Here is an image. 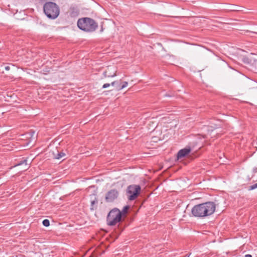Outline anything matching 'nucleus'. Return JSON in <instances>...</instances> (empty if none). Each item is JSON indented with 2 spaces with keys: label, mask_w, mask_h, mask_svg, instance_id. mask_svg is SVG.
<instances>
[{
  "label": "nucleus",
  "mask_w": 257,
  "mask_h": 257,
  "mask_svg": "<svg viewBox=\"0 0 257 257\" xmlns=\"http://www.w3.org/2000/svg\"><path fill=\"white\" fill-rule=\"evenodd\" d=\"M191 151V150L190 147L180 150L177 155V159L185 157L190 153Z\"/></svg>",
  "instance_id": "8"
},
{
  "label": "nucleus",
  "mask_w": 257,
  "mask_h": 257,
  "mask_svg": "<svg viewBox=\"0 0 257 257\" xmlns=\"http://www.w3.org/2000/svg\"><path fill=\"white\" fill-rule=\"evenodd\" d=\"M103 74L104 77H113L116 75L115 74V72L112 74L111 73L107 74V71H104L103 72Z\"/></svg>",
  "instance_id": "13"
},
{
  "label": "nucleus",
  "mask_w": 257,
  "mask_h": 257,
  "mask_svg": "<svg viewBox=\"0 0 257 257\" xmlns=\"http://www.w3.org/2000/svg\"><path fill=\"white\" fill-rule=\"evenodd\" d=\"M184 257H189V254H186L185 256H184Z\"/></svg>",
  "instance_id": "26"
},
{
  "label": "nucleus",
  "mask_w": 257,
  "mask_h": 257,
  "mask_svg": "<svg viewBox=\"0 0 257 257\" xmlns=\"http://www.w3.org/2000/svg\"><path fill=\"white\" fill-rule=\"evenodd\" d=\"M129 205H125L123 207V209L121 211L119 210V213L120 214V217L122 219L123 216H125L128 212V209H130Z\"/></svg>",
  "instance_id": "11"
},
{
  "label": "nucleus",
  "mask_w": 257,
  "mask_h": 257,
  "mask_svg": "<svg viewBox=\"0 0 257 257\" xmlns=\"http://www.w3.org/2000/svg\"><path fill=\"white\" fill-rule=\"evenodd\" d=\"M243 61L245 63H249V59L247 57H244L243 58Z\"/></svg>",
  "instance_id": "19"
},
{
  "label": "nucleus",
  "mask_w": 257,
  "mask_h": 257,
  "mask_svg": "<svg viewBox=\"0 0 257 257\" xmlns=\"http://www.w3.org/2000/svg\"><path fill=\"white\" fill-rule=\"evenodd\" d=\"M43 225L45 227H48L50 225V221L48 219H45L42 221Z\"/></svg>",
  "instance_id": "15"
},
{
  "label": "nucleus",
  "mask_w": 257,
  "mask_h": 257,
  "mask_svg": "<svg viewBox=\"0 0 257 257\" xmlns=\"http://www.w3.org/2000/svg\"><path fill=\"white\" fill-rule=\"evenodd\" d=\"M77 26L80 30L88 33H93L98 28V23L90 17L79 18L77 21Z\"/></svg>",
  "instance_id": "2"
},
{
  "label": "nucleus",
  "mask_w": 257,
  "mask_h": 257,
  "mask_svg": "<svg viewBox=\"0 0 257 257\" xmlns=\"http://www.w3.org/2000/svg\"><path fill=\"white\" fill-rule=\"evenodd\" d=\"M250 32H251V33H255V34H257V32H250Z\"/></svg>",
  "instance_id": "27"
},
{
  "label": "nucleus",
  "mask_w": 257,
  "mask_h": 257,
  "mask_svg": "<svg viewBox=\"0 0 257 257\" xmlns=\"http://www.w3.org/2000/svg\"><path fill=\"white\" fill-rule=\"evenodd\" d=\"M24 164H25L26 165L27 164V159L23 158L22 160L19 161L18 162V163L15 165V166H20Z\"/></svg>",
  "instance_id": "14"
},
{
  "label": "nucleus",
  "mask_w": 257,
  "mask_h": 257,
  "mask_svg": "<svg viewBox=\"0 0 257 257\" xmlns=\"http://www.w3.org/2000/svg\"><path fill=\"white\" fill-rule=\"evenodd\" d=\"M119 192L116 189H111L106 193L105 197V201L106 202H112L117 198Z\"/></svg>",
  "instance_id": "6"
},
{
  "label": "nucleus",
  "mask_w": 257,
  "mask_h": 257,
  "mask_svg": "<svg viewBox=\"0 0 257 257\" xmlns=\"http://www.w3.org/2000/svg\"><path fill=\"white\" fill-rule=\"evenodd\" d=\"M53 154L54 158L55 159H58V160H59L66 156V154L65 153H64L63 152H59L58 151H57V154H55L54 152H53Z\"/></svg>",
  "instance_id": "10"
},
{
  "label": "nucleus",
  "mask_w": 257,
  "mask_h": 257,
  "mask_svg": "<svg viewBox=\"0 0 257 257\" xmlns=\"http://www.w3.org/2000/svg\"><path fill=\"white\" fill-rule=\"evenodd\" d=\"M103 31V26H102V25H101V29H100V32L101 33V32H102Z\"/></svg>",
  "instance_id": "25"
},
{
  "label": "nucleus",
  "mask_w": 257,
  "mask_h": 257,
  "mask_svg": "<svg viewBox=\"0 0 257 257\" xmlns=\"http://www.w3.org/2000/svg\"><path fill=\"white\" fill-rule=\"evenodd\" d=\"M141 191V188L139 185H129L126 190L128 200L132 201L136 199L140 195Z\"/></svg>",
  "instance_id": "5"
},
{
  "label": "nucleus",
  "mask_w": 257,
  "mask_h": 257,
  "mask_svg": "<svg viewBox=\"0 0 257 257\" xmlns=\"http://www.w3.org/2000/svg\"><path fill=\"white\" fill-rule=\"evenodd\" d=\"M128 83L126 81H124L122 82V84H121V86H118L117 88L118 89H122L123 88L126 87L127 86Z\"/></svg>",
  "instance_id": "16"
},
{
  "label": "nucleus",
  "mask_w": 257,
  "mask_h": 257,
  "mask_svg": "<svg viewBox=\"0 0 257 257\" xmlns=\"http://www.w3.org/2000/svg\"><path fill=\"white\" fill-rule=\"evenodd\" d=\"M121 220L119 209L117 208L111 209L106 217L107 224L110 226L115 225L117 223L120 222Z\"/></svg>",
  "instance_id": "4"
},
{
  "label": "nucleus",
  "mask_w": 257,
  "mask_h": 257,
  "mask_svg": "<svg viewBox=\"0 0 257 257\" xmlns=\"http://www.w3.org/2000/svg\"><path fill=\"white\" fill-rule=\"evenodd\" d=\"M210 127H211V129L210 130L212 131L213 130H215L216 128L219 127V125L215 124L214 126H210Z\"/></svg>",
  "instance_id": "18"
},
{
  "label": "nucleus",
  "mask_w": 257,
  "mask_h": 257,
  "mask_svg": "<svg viewBox=\"0 0 257 257\" xmlns=\"http://www.w3.org/2000/svg\"><path fill=\"white\" fill-rule=\"evenodd\" d=\"M5 69L6 70V71H9L10 70V67L8 65L7 66H5Z\"/></svg>",
  "instance_id": "21"
},
{
  "label": "nucleus",
  "mask_w": 257,
  "mask_h": 257,
  "mask_svg": "<svg viewBox=\"0 0 257 257\" xmlns=\"http://www.w3.org/2000/svg\"><path fill=\"white\" fill-rule=\"evenodd\" d=\"M110 85H111V84H109V83H105L103 85L102 88H104V89L108 87H109Z\"/></svg>",
  "instance_id": "20"
},
{
  "label": "nucleus",
  "mask_w": 257,
  "mask_h": 257,
  "mask_svg": "<svg viewBox=\"0 0 257 257\" xmlns=\"http://www.w3.org/2000/svg\"><path fill=\"white\" fill-rule=\"evenodd\" d=\"M80 13V10L77 6H71L69 10V15L71 18L77 17Z\"/></svg>",
  "instance_id": "7"
},
{
  "label": "nucleus",
  "mask_w": 257,
  "mask_h": 257,
  "mask_svg": "<svg viewBox=\"0 0 257 257\" xmlns=\"http://www.w3.org/2000/svg\"><path fill=\"white\" fill-rule=\"evenodd\" d=\"M257 188V183L253 184V185H252L251 186H250L249 187V188H248V190H254L255 189Z\"/></svg>",
  "instance_id": "17"
},
{
  "label": "nucleus",
  "mask_w": 257,
  "mask_h": 257,
  "mask_svg": "<svg viewBox=\"0 0 257 257\" xmlns=\"http://www.w3.org/2000/svg\"><path fill=\"white\" fill-rule=\"evenodd\" d=\"M111 85L112 86H114L117 90H121V89H118L117 88V87L118 86H121V80H119L118 81H113L112 82H111Z\"/></svg>",
  "instance_id": "12"
},
{
  "label": "nucleus",
  "mask_w": 257,
  "mask_h": 257,
  "mask_svg": "<svg viewBox=\"0 0 257 257\" xmlns=\"http://www.w3.org/2000/svg\"><path fill=\"white\" fill-rule=\"evenodd\" d=\"M43 11L46 16L50 19H56L60 14V8L53 2H46L43 5Z\"/></svg>",
  "instance_id": "3"
},
{
  "label": "nucleus",
  "mask_w": 257,
  "mask_h": 257,
  "mask_svg": "<svg viewBox=\"0 0 257 257\" xmlns=\"http://www.w3.org/2000/svg\"><path fill=\"white\" fill-rule=\"evenodd\" d=\"M253 172L254 173H256V172H257V167H256V168H253Z\"/></svg>",
  "instance_id": "23"
},
{
  "label": "nucleus",
  "mask_w": 257,
  "mask_h": 257,
  "mask_svg": "<svg viewBox=\"0 0 257 257\" xmlns=\"http://www.w3.org/2000/svg\"><path fill=\"white\" fill-rule=\"evenodd\" d=\"M91 200V209H93L94 205L97 204L98 200L97 198V193L96 192L90 195Z\"/></svg>",
  "instance_id": "9"
},
{
  "label": "nucleus",
  "mask_w": 257,
  "mask_h": 257,
  "mask_svg": "<svg viewBox=\"0 0 257 257\" xmlns=\"http://www.w3.org/2000/svg\"><path fill=\"white\" fill-rule=\"evenodd\" d=\"M216 204L212 201H208L193 206L191 213L193 216L204 218L210 216L215 212Z\"/></svg>",
  "instance_id": "1"
},
{
  "label": "nucleus",
  "mask_w": 257,
  "mask_h": 257,
  "mask_svg": "<svg viewBox=\"0 0 257 257\" xmlns=\"http://www.w3.org/2000/svg\"><path fill=\"white\" fill-rule=\"evenodd\" d=\"M165 96H166V97H171L172 96V95H170L168 93H166L165 95H164Z\"/></svg>",
  "instance_id": "22"
},
{
  "label": "nucleus",
  "mask_w": 257,
  "mask_h": 257,
  "mask_svg": "<svg viewBox=\"0 0 257 257\" xmlns=\"http://www.w3.org/2000/svg\"><path fill=\"white\" fill-rule=\"evenodd\" d=\"M244 257H252V255L249 254H245Z\"/></svg>",
  "instance_id": "24"
}]
</instances>
